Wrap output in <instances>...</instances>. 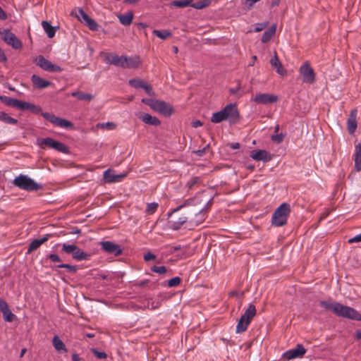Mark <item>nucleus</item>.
Wrapping results in <instances>:
<instances>
[{
  "mask_svg": "<svg viewBox=\"0 0 361 361\" xmlns=\"http://www.w3.org/2000/svg\"><path fill=\"white\" fill-rule=\"evenodd\" d=\"M239 119V112L234 104L226 105L222 110L214 113L211 121L219 123L224 120H228L231 123H235Z\"/></svg>",
  "mask_w": 361,
  "mask_h": 361,
  "instance_id": "nucleus-1",
  "label": "nucleus"
},
{
  "mask_svg": "<svg viewBox=\"0 0 361 361\" xmlns=\"http://www.w3.org/2000/svg\"><path fill=\"white\" fill-rule=\"evenodd\" d=\"M142 102L146 105H148L154 111L158 112L165 116H170L173 112L172 106L164 101L143 98L142 99Z\"/></svg>",
  "mask_w": 361,
  "mask_h": 361,
  "instance_id": "nucleus-2",
  "label": "nucleus"
},
{
  "mask_svg": "<svg viewBox=\"0 0 361 361\" xmlns=\"http://www.w3.org/2000/svg\"><path fill=\"white\" fill-rule=\"evenodd\" d=\"M15 186L26 191H37L42 188V185L38 184L34 180L26 175L20 174L15 178L13 181Z\"/></svg>",
  "mask_w": 361,
  "mask_h": 361,
  "instance_id": "nucleus-3",
  "label": "nucleus"
},
{
  "mask_svg": "<svg viewBox=\"0 0 361 361\" xmlns=\"http://www.w3.org/2000/svg\"><path fill=\"white\" fill-rule=\"evenodd\" d=\"M184 206L185 204L178 206L171 213L169 214L167 224L169 228L177 231L187 221L188 217L185 214H178V212Z\"/></svg>",
  "mask_w": 361,
  "mask_h": 361,
  "instance_id": "nucleus-4",
  "label": "nucleus"
},
{
  "mask_svg": "<svg viewBox=\"0 0 361 361\" xmlns=\"http://www.w3.org/2000/svg\"><path fill=\"white\" fill-rule=\"evenodd\" d=\"M290 209L288 203L281 204L274 212L271 222L276 226H282L287 222Z\"/></svg>",
  "mask_w": 361,
  "mask_h": 361,
  "instance_id": "nucleus-5",
  "label": "nucleus"
},
{
  "mask_svg": "<svg viewBox=\"0 0 361 361\" xmlns=\"http://www.w3.org/2000/svg\"><path fill=\"white\" fill-rule=\"evenodd\" d=\"M61 251L68 255H71L72 257L76 261L88 260L90 255L84 252L79 247L74 244L63 243Z\"/></svg>",
  "mask_w": 361,
  "mask_h": 361,
  "instance_id": "nucleus-6",
  "label": "nucleus"
},
{
  "mask_svg": "<svg viewBox=\"0 0 361 361\" xmlns=\"http://www.w3.org/2000/svg\"><path fill=\"white\" fill-rule=\"evenodd\" d=\"M335 314L355 321H361V314L353 307L343 305L338 302L335 308Z\"/></svg>",
  "mask_w": 361,
  "mask_h": 361,
  "instance_id": "nucleus-7",
  "label": "nucleus"
},
{
  "mask_svg": "<svg viewBox=\"0 0 361 361\" xmlns=\"http://www.w3.org/2000/svg\"><path fill=\"white\" fill-rule=\"evenodd\" d=\"M42 116H43V118L49 121L52 124L60 128L65 129H73L74 128V125L73 123L66 119L57 117L53 114L44 112L42 113Z\"/></svg>",
  "mask_w": 361,
  "mask_h": 361,
  "instance_id": "nucleus-8",
  "label": "nucleus"
},
{
  "mask_svg": "<svg viewBox=\"0 0 361 361\" xmlns=\"http://www.w3.org/2000/svg\"><path fill=\"white\" fill-rule=\"evenodd\" d=\"M38 145L42 148H43L44 146H47L49 148L54 149L59 152L65 154L68 153V148L66 145L51 137L42 139L39 141Z\"/></svg>",
  "mask_w": 361,
  "mask_h": 361,
  "instance_id": "nucleus-9",
  "label": "nucleus"
},
{
  "mask_svg": "<svg viewBox=\"0 0 361 361\" xmlns=\"http://www.w3.org/2000/svg\"><path fill=\"white\" fill-rule=\"evenodd\" d=\"M299 73L303 82L312 84L315 81V73L309 62L306 61L300 66Z\"/></svg>",
  "mask_w": 361,
  "mask_h": 361,
  "instance_id": "nucleus-10",
  "label": "nucleus"
},
{
  "mask_svg": "<svg viewBox=\"0 0 361 361\" xmlns=\"http://www.w3.org/2000/svg\"><path fill=\"white\" fill-rule=\"evenodd\" d=\"M35 63L37 66L48 72L59 73L62 71V68L59 66L53 64L51 61L46 59L43 56H39L37 57L35 59Z\"/></svg>",
  "mask_w": 361,
  "mask_h": 361,
  "instance_id": "nucleus-11",
  "label": "nucleus"
},
{
  "mask_svg": "<svg viewBox=\"0 0 361 361\" xmlns=\"http://www.w3.org/2000/svg\"><path fill=\"white\" fill-rule=\"evenodd\" d=\"M3 40L15 49H19L22 47V42L17 37L9 30H4L0 32Z\"/></svg>",
  "mask_w": 361,
  "mask_h": 361,
  "instance_id": "nucleus-12",
  "label": "nucleus"
},
{
  "mask_svg": "<svg viewBox=\"0 0 361 361\" xmlns=\"http://www.w3.org/2000/svg\"><path fill=\"white\" fill-rule=\"evenodd\" d=\"M307 350L302 344H298L295 348L290 349L283 354V357L287 360L295 358H301L306 353Z\"/></svg>",
  "mask_w": 361,
  "mask_h": 361,
  "instance_id": "nucleus-13",
  "label": "nucleus"
},
{
  "mask_svg": "<svg viewBox=\"0 0 361 361\" xmlns=\"http://www.w3.org/2000/svg\"><path fill=\"white\" fill-rule=\"evenodd\" d=\"M102 249L108 254L118 256L122 254L121 246L111 241H103L100 243Z\"/></svg>",
  "mask_w": 361,
  "mask_h": 361,
  "instance_id": "nucleus-14",
  "label": "nucleus"
},
{
  "mask_svg": "<svg viewBox=\"0 0 361 361\" xmlns=\"http://www.w3.org/2000/svg\"><path fill=\"white\" fill-rule=\"evenodd\" d=\"M104 60L106 63L124 68V61L126 60V56L107 53L105 54Z\"/></svg>",
  "mask_w": 361,
  "mask_h": 361,
  "instance_id": "nucleus-15",
  "label": "nucleus"
},
{
  "mask_svg": "<svg viewBox=\"0 0 361 361\" xmlns=\"http://www.w3.org/2000/svg\"><path fill=\"white\" fill-rule=\"evenodd\" d=\"M250 157L255 161H269L273 156L264 149H255L250 152Z\"/></svg>",
  "mask_w": 361,
  "mask_h": 361,
  "instance_id": "nucleus-16",
  "label": "nucleus"
},
{
  "mask_svg": "<svg viewBox=\"0 0 361 361\" xmlns=\"http://www.w3.org/2000/svg\"><path fill=\"white\" fill-rule=\"evenodd\" d=\"M0 311L6 322H12L16 319V316L12 313L7 302L3 299H0Z\"/></svg>",
  "mask_w": 361,
  "mask_h": 361,
  "instance_id": "nucleus-17",
  "label": "nucleus"
},
{
  "mask_svg": "<svg viewBox=\"0 0 361 361\" xmlns=\"http://www.w3.org/2000/svg\"><path fill=\"white\" fill-rule=\"evenodd\" d=\"M254 101L257 104H272L278 101V97L274 94L261 93L256 94L254 98Z\"/></svg>",
  "mask_w": 361,
  "mask_h": 361,
  "instance_id": "nucleus-18",
  "label": "nucleus"
},
{
  "mask_svg": "<svg viewBox=\"0 0 361 361\" xmlns=\"http://www.w3.org/2000/svg\"><path fill=\"white\" fill-rule=\"evenodd\" d=\"M126 176V173L115 174L110 169H107L104 172V180L106 183H112L120 182Z\"/></svg>",
  "mask_w": 361,
  "mask_h": 361,
  "instance_id": "nucleus-19",
  "label": "nucleus"
},
{
  "mask_svg": "<svg viewBox=\"0 0 361 361\" xmlns=\"http://www.w3.org/2000/svg\"><path fill=\"white\" fill-rule=\"evenodd\" d=\"M138 118L146 124L157 126L161 123L158 118L151 116L147 113H140L138 114Z\"/></svg>",
  "mask_w": 361,
  "mask_h": 361,
  "instance_id": "nucleus-20",
  "label": "nucleus"
},
{
  "mask_svg": "<svg viewBox=\"0 0 361 361\" xmlns=\"http://www.w3.org/2000/svg\"><path fill=\"white\" fill-rule=\"evenodd\" d=\"M31 80H32V82L34 86L38 89L46 88V87L51 85V84H52L50 81L46 80L40 78L39 75H37L35 74L32 75Z\"/></svg>",
  "mask_w": 361,
  "mask_h": 361,
  "instance_id": "nucleus-21",
  "label": "nucleus"
},
{
  "mask_svg": "<svg viewBox=\"0 0 361 361\" xmlns=\"http://www.w3.org/2000/svg\"><path fill=\"white\" fill-rule=\"evenodd\" d=\"M141 65L140 58L137 56H126L124 61V68H137Z\"/></svg>",
  "mask_w": 361,
  "mask_h": 361,
  "instance_id": "nucleus-22",
  "label": "nucleus"
},
{
  "mask_svg": "<svg viewBox=\"0 0 361 361\" xmlns=\"http://www.w3.org/2000/svg\"><path fill=\"white\" fill-rule=\"evenodd\" d=\"M50 237V234H47L40 239L33 240L29 245L27 248V253H31L32 252L36 250L41 245L47 242Z\"/></svg>",
  "mask_w": 361,
  "mask_h": 361,
  "instance_id": "nucleus-23",
  "label": "nucleus"
},
{
  "mask_svg": "<svg viewBox=\"0 0 361 361\" xmlns=\"http://www.w3.org/2000/svg\"><path fill=\"white\" fill-rule=\"evenodd\" d=\"M357 111L352 110L349 118L347 121L348 130L350 134L354 133L357 128V120H356Z\"/></svg>",
  "mask_w": 361,
  "mask_h": 361,
  "instance_id": "nucleus-24",
  "label": "nucleus"
},
{
  "mask_svg": "<svg viewBox=\"0 0 361 361\" xmlns=\"http://www.w3.org/2000/svg\"><path fill=\"white\" fill-rule=\"evenodd\" d=\"M0 101L8 106L15 107L19 109L20 104L21 100L11 98L5 95L0 96Z\"/></svg>",
  "mask_w": 361,
  "mask_h": 361,
  "instance_id": "nucleus-25",
  "label": "nucleus"
},
{
  "mask_svg": "<svg viewBox=\"0 0 361 361\" xmlns=\"http://www.w3.org/2000/svg\"><path fill=\"white\" fill-rule=\"evenodd\" d=\"M355 168L356 171H361V144H357L355 147L354 154Z\"/></svg>",
  "mask_w": 361,
  "mask_h": 361,
  "instance_id": "nucleus-26",
  "label": "nucleus"
},
{
  "mask_svg": "<svg viewBox=\"0 0 361 361\" xmlns=\"http://www.w3.org/2000/svg\"><path fill=\"white\" fill-rule=\"evenodd\" d=\"M71 96L81 101L90 102L94 98L92 94L85 93L80 91H75L71 92Z\"/></svg>",
  "mask_w": 361,
  "mask_h": 361,
  "instance_id": "nucleus-27",
  "label": "nucleus"
},
{
  "mask_svg": "<svg viewBox=\"0 0 361 361\" xmlns=\"http://www.w3.org/2000/svg\"><path fill=\"white\" fill-rule=\"evenodd\" d=\"M42 26L49 38L54 37L57 27L52 26L48 21H42Z\"/></svg>",
  "mask_w": 361,
  "mask_h": 361,
  "instance_id": "nucleus-28",
  "label": "nucleus"
},
{
  "mask_svg": "<svg viewBox=\"0 0 361 361\" xmlns=\"http://www.w3.org/2000/svg\"><path fill=\"white\" fill-rule=\"evenodd\" d=\"M256 314V308L255 305L250 304L248 307V308L245 310L244 314L241 316V317H244V319L246 320V322H248L250 324L251 320L253 319V317Z\"/></svg>",
  "mask_w": 361,
  "mask_h": 361,
  "instance_id": "nucleus-29",
  "label": "nucleus"
},
{
  "mask_svg": "<svg viewBox=\"0 0 361 361\" xmlns=\"http://www.w3.org/2000/svg\"><path fill=\"white\" fill-rule=\"evenodd\" d=\"M276 30V25H272L267 30H266L262 36V42L263 43L268 42L274 35Z\"/></svg>",
  "mask_w": 361,
  "mask_h": 361,
  "instance_id": "nucleus-30",
  "label": "nucleus"
},
{
  "mask_svg": "<svg viewBox=\"0 0 361 361\" xmlns=\"http://www.w3.org/2000/svg\"><path fill=\"white\" fill-rule=\"evenodd\" d=\"M19 109L22 111L29 110L32 112H38L40 111L41 109L39 106H37L31 103L20 101Z\"/></svg>",
  "mask_w": 361,
  "mask_h": 361,
  "instance_id": "nucleus-31",
  "label": "nucleus"
},
{
  "mask_svg": "<svg viewBox=\"0 0 361 361\" xmlns=\"http://www.w3.org/2000/svg\"><path fill=\"white\" fill-rule=\"evenodd\" d=\"M52 344L54 348L57 351L63 350L64 352H67V349L66 348L63 342L59 338L58 336H54L52 340Z\"/></svg>",
  "mask_w": 361,
  "mask_h": 361,
  "instance_id": "nucleus-32",
  "label": "nucleus"
},
{
  "mask_svg": "<svg viewBox=\"0 0 361 361\" xmlns=\"http://www.w3.org/2000/svg\"><path fill=\"white\" fill-rule=\"evenodd\" d=\"M119 21L123 25H129L133 19V13L132 12H128L127 13L120 15L118 16Z\"/></svg>",
  "mask_w": 361,
  "mask_h": 361,
  "instance_id": "nucleus-33",
  "label": "nucleus"
},
{
  "mask_svg": "<svg viewBox=\"0 0 361 361\" xmlns=\"http://www.w3.org/2000/svg\"><path fill=\"white\" fill-rule=\"evenodd\" d=\"M0 121H2L7 124L15 125L18 123V120L11 117L6 113L4 111L0 112Z\"/></svg>",
  "mask_w": 361,
  "mask_h": 361,
  "instance_id": "nucleus-34",
  "label": "nucleus"
},
{
  "mask_svg": "<svg viewBox=\"0 0 361 361\" xmlns=\"http://www.w3.org/2000/svg\"><path fill=\"white\" fill-rule=\"evenodd\" d=\"M192 1L193 0H175L171 3V6L177 8H185L189 6H190Z\"/></svg>",
  "mask_w": 361,
  "mask_h": 361,
  "instance_id": "nucleus-35",
  "label": "nucleus"
},
{
  "mask_svg": "<svg viewBox=\"0 0 361 361\" xmlns=\"http://www.w3.org/2000/svg\"><path fill=\"white\" fill-rule=\"evenodd\" d=\"M249 324L248 322L244 319V317H240L236 326V332L243 333L245 331Z\"/></svg>",
  "mask_w": 361,
  "mask_h": 361,
  "instance_id": "nucleus-36",
  "label": "nucleus"
},
{
  "mask_svg": "<svg viewBox=\"0 0 361 361\" xmlns=\"http://www.w3.org/2000/svg\"><path fill=\"white\" fill-rule=\"evenodd\" d=\"M319 305L322 307L325 308L326 310H331L335 314V311H336L335 308H336V307H337V305H338V302H327L325 300H322V301H320Z\"/></svg>",
  "mask_w": 361,
  "mask_h": 361,
  "instance_id": "nucleus-37",
  "label": "nucleus"
},
{
  "mask_svg": "<svg viewBox=\"0 0 361 361\" xmlns=\"http://www.w3.org/2000/svg\"><path fill=\"white\" fill-rule=\"evenodd\" d=\"M153 33L157 37H158L159 38H160L161 39H165L171 35V33L169 30H153Z\"/></svg>",
  "mask_w": 361,
  "mask_h": 361,
  "instance_id": "nucleus-38",
  "label": "nucleus"
},
{
  "mask_svg": "<svg viewBox=\"0 0 361 361\" xmlns=\"http://www.w3.org/2000/svg\"><path fill=\"white\" fill-rule=\"evenodd\" d=\"M210 4V0H202L195 3L192 2L191 7L195 9H202L207 6H208Z\"/></svg>",
  "mask_w": 361,
  "mask_h": 361,
  "instance_id": "nucleus-39",
  "label": "nucleus"
},
{
  "mask_svg": "<svg viewBox=\"0 0 361 361\" xmlns=\"http://www.w3.org/2000/svg\"><path fill=\"white\" fill-rule=\"evenodd\" d=\"M270 63L273 67L277 68V73L282 74L283 70L282 69L281 63L276 56H274V57L270 60Z\"/></svg>",
  "mask_w": 361,
  "mask_h": 361,
  "instance_id": "nucleus-40",
  "label": "nucleus"
},
{
  "mask_svg": "<svg viewBox=\"0 0 361 361\" xmlns=\"http://www.w3.org/2000/svg\"><path fill=\"white\" fill-rule=\"evenodd\" d=\"M128 82L130 86L136 89L143 88L145 84L144 80L140 79H131Z\"/></svg>",
  "mask_w": 361,
  "mask_h": 361,
  "instance_id": "nucleus-41",
  "label": "nucleus"
},
{
  "mask_svg": "<svg viewBox=\"0 0 361 361\" xmlns=\"http://www.w3.org/2000/svg\"><path fill=\"white\" fill-rule=\"evenodd\" d=\"M86 25L89 27L90 30L95 31L98 29V25L95 22L94 20L89 17L85 21Z\"/></svg>",
  "mask_w": 361,
  "mask_h": 361,
  "instance_id": "nucleus-42",
  "label": "nucleus"
},
{
  "mask_svg": "<svg viewBox=\"0 0 361 361\" xmlns=\"http://www.w3.org/2000/svg\"><path fill=\"white\" fill-rule=\"evenodd\" d=\"M158 208V204L156 202H152L147 204L145 212L147 214H154Z\"/></svg>",
  "mask_w": 361,
  "mask_h": 361,
  "instance_id": "nucleus-43",
  "label": "nucleus"
},
{
  "mask_svg": "<svg viewBox=\"0 0 361 361\" xmlns=\"http://www.w3.org/2000/svg\"><path fill=\"white\" fill-rule=\"evenodd\" d=\"M75 17L80 20L85 22L88 18V15L80 8L78 9V13L75 14Z\"/></svg>",
  "mask_w": 361,
  "mask_h": 361,
  "instance_id": "nucleus-44",
  "label": "nucleus"
},
{
  "mask_svg": "<svg viewBox=\"0 0 361 361\" xmlns=\"http://www.w3.org/2000/svg\"><path fill=\"white\" fill-rule=\"evenodd\" d=\"M58 268H65L69 272L71 273H75L77 271V267L75 265H71L68 264H60L56 266Z\"/></svg>",
  "mask_w": 361,
  "mask_h": 361,
  "instance_id": "nucleus-45",
  "label": "nucleus"
},
{
  "mask_svg": "<svg viewBox=\"0 0 361 361\" xmlns=\"http://www.w3.org/2000/svg\"><path fill=\"white\" fill-rule=\"evenodd\" d=\"M181 279L178 276L173 277L168 281L169 287H176L180 283Z\"/></svg>",
  "mask_w": 361,
  "mask_h": 361,
  "instance_id": "nucleus-46",
  "label": "nucleus"
},
{
  "mask_svg": "<svg viewBox=\"0 0 361 361\" xmlns=\"http://www.w3.org/2000/svg\"><path fill=\"white\" fill-rule=\"evenodd\" d=\"M151 270L153 272L157 273L159 274H166L167 271V269L165 266H153L152 267H151Z\"/></svg>",
  "mask_w": 361,
  "mask_h": 361,
  "instance_id": "nucleus-47",
  "label": "nucleus"
},
{
  "mask_svg": "<svg viewBox=\"0 0 361 361\" xmlns=\"http://www.w3.org/2000/svg\"><path fill=\"white\" fill-rule=\"evenodd\" d=\"M284 137H285L284 134L277 133V134L272 135L271 137V139L273 142L279 144L283 142Z\"/></svg>",
  "mask_w": 361,
  "mask_h": 361,
  "instance_id": "nucleus-48",
  "label": "nucleus"
},
{
  "mask_svg": "<svg viewBox=\"0 0 361 361\" xmlns=\"http://www.w3.org/2000/svg\"><path fill=\"white\" fill-rule=\"evenodd\" d=\"M91 352L94 354V355L98 359H105L107 357V355L104 352L99 351L96 348H92Z\"/></svg>",
  "mask_w": 361,
  "mask_h": 361,
  "instance_id": "nucleus-49",
  "label": "nucleus"
},
{
  "mask_svg": "<svg viewBox=\"0 0 361 361\" xmlns=\"http://www.w3.org/2000/svg\"><path fill=\"white\" fill-rule=\"evenodd\" d=\"M200 178L199 177H192L187 183V186L189 189L193 188V187L200 183Z\"/></svg>",
  "mask_w": 361,
  "mask_h": 361,
  "instance_id": "nucleus-50",
  "label": "nucleus"
},
{
  "mask_svg": "<svg viewBox=\"0 0 361 361\" xmlns=\"http://www.w3.org/2000/svg\"><path fill=\"white\" fill-rule=\"evenodd\" d=\"M98 126L101 128H106L108 130H113L116 128V124L112 122H106L103 123H99Z\"/></svg>",
  "mask_w": 361,
  "mask_h": 361,
  "instance_id": "nucleus-51",
  "label": "nucleus"
},
{
  "mask_svg": "<svg viewBox=\"0 0 361 361\" xmlns=\"http://www.w3.org/2000/svg\"><path fill=\"white\" fill-rule=\"evenodd\" d=\"M145 91V92L149 95V96H154V91L153 90L152 86L149 84H147V82H145L143 88Z\"/></svg>",
  "mask_w": 361,
  "mask_h": 361,
  "instance_id": "nucleus-52",
  "label": "nucleus"
},
{
  "mask_svg": "<svg viewBox=\"0 0 361 361\" xmlns=\"http://www.w3.org/2000/svg\"><path fill=\"white\" fill-rule=\"evenodd\" d=\"M47 257L53 262H60L61 259L56 254H49Z\"/></svg>",
  "mask_w": 361,
  "mask_h": 361,
  "instance_id": "nucleus-53",
  "label": "nucleus"
},
{
  "mask_svg": "<svg viewBox=\"0 0 361 361\" xmlns=\"http://www.w3.org/2000/svg\"><path fill=\"white\" fill-rule=\"evenodd\" d=\"M267 23H257L255 25V27L254 29L255 32H258L264 30L267 27Z\"/></svg>",
  "mask_w": 361,
  "mask_h": 361,
  "instance_id": "nucleus-54",
  "label": "nucleus"
},
{
  "mask_svg": "<svg viewBox=\"0 0 361 361\" xmlns=\"http://www.w3.org/2000/svg\"><path fill=\"white\" fill-rule=\"evenodd\" d=\"M143 258L146 261V262H148V261H150V260H154L156 259V256L151 253V252H147L146 254L144 255L143 256Z\"/></svg>",
  "mask_w": 361,
  "mask_h": 361,
  "instance_id": "nucleus-55",
  "label": "nucleus"
},
{
  "mask_svg": "<svg viewBox=\"0 0 361 361\" xmlns=\"http://www.w3.org/2000/svg\"><path fill=\"white\" fill-rule=\"evenodd\" d=\"M361 242V233L348 240L349 243Z\"/></svg>",
  "mask_w": 361,
  "mask_h": 361,
  "instance_id": "nucleus-56",
  "label": "nucleus"
},
{
  "mask_svg": "<svg viewBox=\"0 0 361 361\" xmlns=\"http://www.w3.org/2000/svg\"><path fill=\"white\" fill-rule=\"evenodd\" d=\"M197 216L200 217V219L196 221V225H198L202 223L204 220V214H203L202 210L199 212V213L197 214Z\"/></svg>",
  "mask_w": 361,
  "mask_h": 361,
  "instance_id": "nucleus-57",
  "label": "nucleus"
},
{
  "mask_svg": "<svg viewBox=\"0 0 361 361\" xmlns=\"http://www.w3.org/2000/svg\"><path fill=\"white\" fill-rule=\"evenodd\" d=\"M259 1L260 0H246L245 4L248 8H251L255 3Z\"/></svg>",
  "mask_w": 361,
  "mask_h": 361,
  "instance_id": "nucleus-58",
  "label": "nucleus"
},
{
  "mask_svg": "<svg viewBox=\"0 0 361 361\" xmlns=\"http://www.w3.org/2000/svg\"><path fill=\"white\" fill-rule=\"evenodd\" d=\"M181 248H182L181 245H180L172 246V247H170V252L173 253V252H174L176 251L181 250Z\"/></svg>",
  "mask_w": 361,
  "mask_h": 361,
  "instance_id": "nucleus-59",
  "label": "nucleus"
},
{
  "mask_svg": "<svg viewBox=\"0 0 361 361\" xmlns=\"http://www.w3.org/2000/svg\"><path fill=\"white\" fill-rule=\"evenodd\" d=\"M202 126V123L200 121H199V120L194 121L192 123V126L193 128H197V127H200V126Z\"/></svg>",
  "mask_w": 361,
  "mask_h": 361,
  "instance_id": "nucleus-60",
  "label": "nucleus"
},
{
  "mask_svg": "<svg viewBox=\"0 0 361 361\" xmlns=\"http://www.w3.org/2000/svg\"><path fill=\"white\" fill-rule=\"evenodd\" d=\"M149 283V280L148 279H145V280H143V281H140L137 285L140 287H144L145 286H147Z\"/></svg>",
  "mask_w": 361,
  "mask_h": 361,
  "instance_id": "nucleus-61",
  "label": "nucleus"
},
{
  "mask_svg": "<svg viewBox=\"0 0 361 361\" xmlns=\"http://www.w3.org/2000/svg\"><path fill=\"white\" fill-rule=\"evenodd\" d=\"M230 147L233 149H237L240 148V144L238 142H233L230 144Z\"/></svg>",
  "mask_w": 361,
  "mask_h": 361,
  "instance_id": "nucleus-62",
  "label": "nucleus"
},
{
  "mask_svg": "<svg viewBox=\"0 0 361 361\" xmlns=\"http://www.w3.org/2000/svg\"><path fill=\"white\" fill-rule=\"evenodd\" d=\"M72 361H80L79 355L76 353L72 355Z\"/></svg>",
  "mask_w": 361,
  "mask_h": 361,
  "instance_id": "nucleus-63",
  "label": "nucleus"
},
{
  "mask_svg": "<svg viewBox=\"0 0 361 361\" xmlns=\"http://www.w3.org/2000/svg\"><path fill=\"white\" fill-rule=\"evenodd\" d=\"M355 337L357 340H361V331H357Z\"/></svg>",
  "mask_w": 361,
  "mask_h": 361,
  "instance_id": "nucleus-64",
  "label": "nucleus"
}]
</instances>
